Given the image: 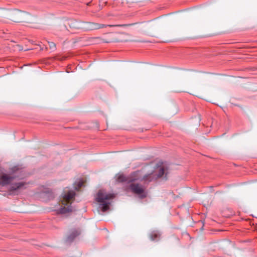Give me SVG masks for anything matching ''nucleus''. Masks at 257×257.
<instances>
[{
	"mask_svg": "<svg viewBox=\"0 0 257 257\" xmlns=\"http://www.w3.org/2000/svg\"><path fill=\"white\" fill-rule=\"evenodd\" d=\"M135 25V24H122V25H104L98 23H95L92 22H82L81 23V30L84 31L93 30L99 29L103 28H105L107 27H125L128 26H131Z\"/></svg>",
	"mask_w": 257,
	"mask_h": 257,
	"instance_id": "obj_4",
	"label": "nucleus"
},
{
	"mask_svg": "<svg viewBox=\"0 0 257 257\" xmlns=\"http://www.w3.org/2000/svg\"><path fill=\"white\" fill-rule=\"evenodd\" d=\"M89 3H86V4L87 5H88Z\"/></svg>",
	"mask_w": 257,
	"mask_h": 257,
	"instance_id": "obj_14",
	"label": "nucleus"
},
{
	"mask_svg": "<svg viewBox=\"0 0 257 257\" xmlns=\"http://www.w3.org/2000/svg\"><path fill=\"white\" fill-rule=\"evenodd\" d=\"M77 186L80 188V181L77 182Z\"/></svg>",
	"mask_w": 257,
	"mask_h": 257,
	"instance_id": "obj_12",
	"label": "nucleus"
},
{
	"mask_svg": "<svg viewBox=\"0 0 257 257\" xmlns=\"http://www.w3.org/2000/svg\"><path fill=\"white\" fill-rule=\"evenodd\" d=\"M61 204L63 206L57 210V213L66 214L73 211V207L71 205L74 199L75 193L73 190H65L62 194Z\"/></svg>",
	"mask_w": 257,
	"mask_h": 257,
	"instance_id": "obj_2",
	"label": "nucleus"
},
{
	"mask_svg": "<svg viewBox=\"0 0 257 257\" xmlns=\"http://www.w3.org/2000/svg\"><path fill=\"white\" fill-rule=\"evenodd\" d=\"M115 197L112 193H107L104 190H99L96 197V200L100 203L102 211L105 212L109 209L110 200Z\"/></svg>",
	"mask_w": 257,
	"mask_h": 257,
	"instance_id": "obj_3",
	"label": "nucleus"
},
{
	"mask_svg": "<svg viewBox=\"0 0 257 257\" xmlns=\"http://www.w3.org/2000/svg\"><path fill=\"white\" fill-rule=\"evenodd\" d=\"M23 172L22 169H20L17 167L13 168L12 173L10 175L3 174L0 175V185L2 186L7 185L12 183L14 180H16L19 181L12 183L11 190L14 191L24 188L26 183L21 180L25 177Z\"/></svg>",
	"mask_w": 257,
	"mask_h": 257,
	"instance_id": "obj_1",
	"label": "nucleus"
},
{
	"mask_svg": "<svg viewBox=\"0 0 257 257\" xmlns=\"http://www.w3.org/2000/svg\"><path fill=\"white\" fill-rule=\"evenodd\" d=\"M161 234L158 231H153L150 234V238L152 240H155L159 239L160 237Z\"/></svg>",
	"mask_w": 257,
	"mask_h": 257,
	"instance_id": "obj_9",
	"label": "nucleus"
},
{
	"mask_svg": "<svg viewBox=\"0 0 257 257\" xmlns=\"http://www.w3.org/2000/svg\"><path fill=\"white\" fill-rule=\"evenodd\" d=\"M83 183H84L83 180L81 178V187H82L83 186Z\"/></svg>",
	"mask_w": 257,
	"mask_h": 257,
	"instance_id": "obj_13",
	"label": "nucleus"
},
{
	"mask_svg": "<svg viewBox=\"0 0 257 257\" xmlns=\"http://www.w3.org/2000/svg\"><path fill=\"white\" fill-rule=\"evenodd\" d=\"M28 16L26 12L17 10L11 14V19L14 22L20 23L26 21V17Z\"/></svg>",
	"mask_w": 257,
	"mask_h": 257,
	"instance_id": "obj_6",
	"label": "nucleus"
},
{
	"mask_svg": "<svg viewBox=\"0 0 257 257\" xmlns=\"http://www.w3.org/2000/svg\"><path fill=\"white\" fill-rule=\"evenodd\" d=\"M164 169L161 167L159 169V173L158 174H155L154 172H152L150 174L145 175L143 177V180L146 182H151L154 180H156L162 177L164 174Z\"/></svg>",
	"mask_w": 257,
	"mask_h": 257,
	"instance_id": "obj_7",
	"label": "nucleus"
},
{
	"mask_svg": "<svg viewBox=\"0 0 257 257\" xmlns=\"http://www.w3.org/2000/svg\"><path fill=\"white\" fill-rule=\"evenodd\" d=\"M123 178L124 177L123 176H120L118 179L119 181H123Z\"/></svg>",
	"mask_w": 257,
	"mask_h": 257,
	"instance_id": "obj_11",
	"label": "nucleus"
},
{
	"mask_svg": "<svg viewBox=\"0 0 257 257\" xmlns=\"http://www.w3.org/2000/svg\"><path fill=\"white\" fill-rule=\"evenodd\" d=\"M130 188L133 193L138 195L141 199L147 196V193L145 191V188L142 185L133 183L130 185Z\"/></svg>",
	"mask_w": 257,
	"mask_h": 257,
	"instance_id": "obj_5",
	"label": "nucleus"
},
{
	"mask_svg": "<svg viewBox=\"0 0 257 257\" xmlns=\"http://www.w3.org/2000/svg\"><path fill=\"white\" fill-rule=\"evenodd\" d=\"M80 232L79 228H73L71 229L69 234L66 238V243L67 244H70L72 242L75 238L79 235Z\"/></svg>",
	"mask_w": 257,
	"mask_h": 257,
	"instance_id": "obj_8",
	"label": "nucleus"
},
{
	"mask_svg": "<svg viewBox=\"0 0 257 257\" xmlns=\"http://www.w3.org/2000/svg\"><path fill=\"white\" fill-rule=\"evenodd\" d=\"M49 44V46L51 49H55V44L53 42H48Z\"/></svg>",
	"mask_w": 257,
	"mask_h": 257,
	"instance_id": "obj_10",
	"label": "nucleus"
}]
</instances>
